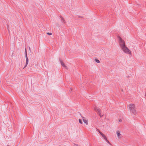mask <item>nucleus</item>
Wrapping results in <instances>:
<instances>
[{
	"instance_id": "obj_3",
	"label": "nucleus",
	"mask_w": 146,
	"mask_h": 146,
	"mask_svg": "<svg viewBox=\"0 0 146 146\" xmlns=\"http://www.w3.org/2000/svg\"><path fill=\"white\" fill-rule=\"evenodd\" d=\"M116 133L118 138L119 139H120L121 137V136L119 131H117Z\"/></svg>"
},
{
	"instance_id": "obj_9",
	"label": "nucleus",
	"mask_w": 146,
	"mask_h": 146,
	"mask_svg": "<svg viewBox=\"0 0 146 146\" xmlns=\"http://www.w3.org/2000/svg\"><path fill=\"white\" fill-rule=\"evenodd\" d=\"M95 61L98 63H99L100 62V61L98 59H95Z\"/></svg>"
},
{
	"instance_id": "obj_1",
	"label": "nucleus",
	"mask_w": 146,
	"mask_h": 146,
	"mask_svg": "<svg viewBox=\"0 0 146 146\" xmlns=\"http://www.w3.org/2000/svg\"><path fill=\"white\" fill-rule=\"evenodd\" d=\"M119 42L120 47L123 51L126 54H131V51L126 46L125 42L121 38H119Z\"/></svg>"
},
{
	"instance_id": "obj_2",
	"label": "nucleus",
	"mask_w": 146,
	"mask_h": 146,
	"mask_svg": "<svg viewBox=\"0 0 146 146\" xmlns=\"http://www.w3.org/2000/svg\"><path fill=\"white\" fill-rule=\"evenodd\" d=\"M128 107L129 111L131 113L134 115H136L137 114V112L135 105L131 104L129 105Z\"/></svg>"
},
{
	"instance_id": "obj_10",
	"label": "nucleus",
	"mask_w": 146,
	"mask_h": 146,
	"mask_svg": "<svg viewBox=\"0 0 146 146\" xmlns=\"http://www.w3.org/2000/svg\"><path fill=\"white\" fill-rule=\"evenodd\" d=\"M46 33L49 35H51L52 34V33Z\"/></svg>"
},
{
	"instance_id": "obj_5",
	"label": "nucleus",
	"mask_w": 146,
	"mask_h": 146,
	"mask_svg": "<svg viewBox=\"0 0 146 146\" xmlns=\"http://www.w3.org/2000/svg\"><path fill=\"white\" fill-rule=\"evenodd\" d=\"M25 57L26 58V65L25 67L27 65L28 63L29 62V59H28V58L27 57V53L26 52V54H25Z\"/></svg>"
},
{
	"instance_id": "obj_13",
	"label": "nucleus",
	"mask_w": 146,
	"mask_h": 146,
	"mask_svg": "<svg viewBox=\"0 0 146 146\" xmlns=\"http://www.w3.org/2000/svg\"><path fill=\"white\" fill-rule=\"evenodd\" d=\"M119 122H121L122 121V120L121 119H119Z\"/></svg>"
},
{
	"instance_id": "obj_6",
	"label": "nucleus",
	"mask_w": 146,
	"mask_h": 146,
	"mask_svg": "<svg viewBox=\"0 0 146 146\" xmlns=\"http://www.w3.org/2000/svg\"><path fill=\"white\" fill-rule=\"evenodd\" d=\"M99 133H100V134L102 135V137L104 138V139L105 140H106L107 138H106V136L104 134L102 133L100 131Z\"/></svg>"
},
{
	"instance_id": "obj_7",
	"label": "nucleus",
	"mask_w": 146,
	"mask_h": 146,
	"mask_svg": "<svg viewBox=\"0 0 146 146\" xmlns=\"http://www.w3.org/2000/svg\"><path fill=\"white\" fill-rule=\"evenodd\" d=\"M97 111L98 113V114L99 115H100V117H102L103 115H101V111L99 109H98L97 110Z\"/></svg>"
},
{
	"instance_id": "obj_4",
	"label": "nucleus",
	"mask_w": 146,
	"mask_h": 146,
	"mask_svg": "<svg viewBox=\"0 0 146 146\" xmlns=\"http://www.w3.org/2000/svg\"><path fill=\"white\" fill-rule=\"evenodd\" d=\"M82 119L84 122L86 124V125H88V119L86 117H83Z\"/></svg>"
},
{
	"instance_id": "obj_12",
	"label": "nucleus",
	"mask_w": 146,
	"mask_h": 146,
	"mask_svg": "<svg viewBox=\"0 0 146 146\" xmlns=\"http://www.w3.org/2000/svg\"><path fill=\"white\" fill-rule=\"evenodd\" d=\"M105 140L106 141V142L108 143H110V142H109V141L107 139H106V140Z\"/></svg>"
},
{
	"instance_id": "obj_8",
	"label": "nucleus",
	"mask_w": 146,
	"mask_h": 146,
	"mask_svg": "<svg viewBox=\"0 0 146 146\" xmlns=\"http://www.w3.org/2000/svg\"><path fill=\"white\" fill-rule=\"evenodd\" d=\"M61 65L63 67H64V68H65L66 69H67V67L64 64L63 62H61Z\"/></svg>"
},
{
	"instance_id": "obj_11",
	"label": "nucleus",
	"mask_w": 146,
	"mask_h": 146,
	"mask_svg": "<svg viewBox=\"0 0 146 146\" xmlns=\"http://www.w3.org/2000/svg\"><path fill=\"white\" fill-rule=\"evenodd\" d=\"M79 123H80L81 124L82 123V121L81 119H79Z\"/></svg>"
}]
</instances>
